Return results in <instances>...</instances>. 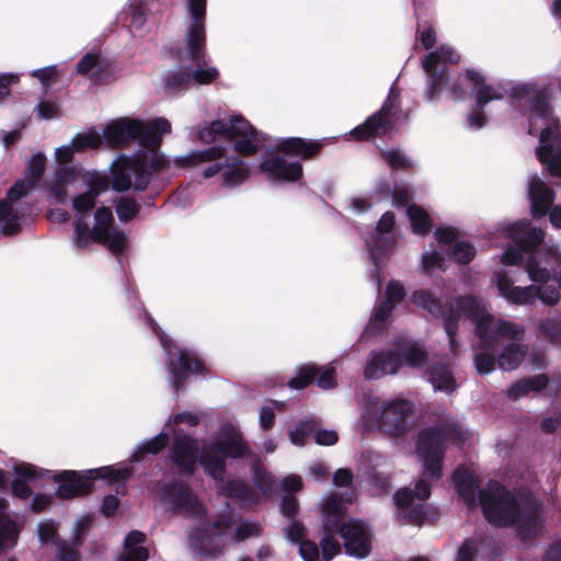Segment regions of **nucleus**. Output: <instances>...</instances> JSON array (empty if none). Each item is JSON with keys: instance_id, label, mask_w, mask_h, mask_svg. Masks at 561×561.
I'll return each mask as SVG.
<instances>
[{"instance_id": "obj_64", "label": "nucleus", "mask_w": 561, "mask_h": 561, "mask_svg": "<svg viewBox=\"0 0 561 561\" xmlns=\"http://www.w3.org/2000/svg\"><path fill=\"white\" fill-rule=\"evenodd\" d=\"M297 510H298V503L294 496L289 495V496L283 497L282 504H280V511H282L283 515H285L287 517H291L296 514Z\"/></svg>"}, {"instance_id": "obj_38", "label": "nucleus", "mask_w": 561, "mask_h": 561, "mask_svg": "<svg viewBox=\"0 0 561 561\" xmlns=\"http://www.w3.org/2000/svg\"><path fill=\"white\" fill-rule=\"evenodd\" d=\"M426 371L434 390L450 393L456 389V380L447 364L434 363L426 368Z\"/></svg>"}, {"instance_id": "obj_46", "label": "nucleus", "mask_w": 561, "mask_h": 561, "mask_svg": "<svg viewBox=\"0 0 561 561\" xmlns=\"http://www.w3.org/2000/svg\"><path fill=\"white\" fill-rule=\"evenodd\" d=\"M316 424L313 421H301L297 427L289 431L288 435L293 445L302 446L307 437L314 431Z\"/></svg>"}, {"instance_id": "obj_35", "label": "nucleus", "mask_w": 561, "mask_h": 561, "mask_svg": "<svg viewBox=\"0 0 561 561\" xmlns=\"http://www.w3.org/2000/svg\"><path fill=\"white\" fill-rule=\"evenodd\" d=\"M224 154L225 148L214 146L204 150H194L185 156L176 157L174 158L173 163L178 168L194 167L221 159Z\"/></svg>"}, {"instance_id": "obj_50", "label": "nucleus", "mask_w": 561, "mask_h": 561, "mask_svg": "<svg viewBox=\"0 0 561 561\" xmlns=\"http://www.w3.org/2000/svg\"><path fill=\"white\" fill-rule=\"evenodd\" d=\"M254 483L265 496L273 493L274 481L272 476L265 470L260 468L254 470Z\"/></svg>"}, {"instance_id": "obj_43", "label": "nucleus", "mask_w": 561, "mask_h": 561, "mask_svg": "<svg viewBox=\"0 0 561 561\" xmlns=\"http://www.w3.org/2000/svg\"><path fill=\"white\" fill-rule=\"evenodd\" d=\"M540 334L552 343L561 344V317H552L540 320L538 323Z\"/></svg>"}, {"instance_id": "obj_56", "label": "nucleus", "mask_w": 561, "mask_h": 561, "mask_svg": "<svg viewBox=\"0 0 561 561\" xmlns=\"http://www.w3.org/2000/svg\"><path fill=\"white\" fill-rule=\"evenodd\" d=\"M99 55L88 53L82 57V59L77 65V73L79 75H87L91 70H93L95 67L99 66Z\"/></svg>"}, {"instance_id": "obj_3", "label": "nucleus", "mask_w": 561, "mask_h": 561, "mask_svg": "<svg viewBox=\"0 0 561 561\" xmlns=\"http://www.w3.org/2000/svg\"><path fill=\"white\" fill-rule=\"evenodd\" d=\"M453 481L459 495L470 506L479 505L485 518L496 525H514L523 540L533 539L542 529L541 507L533 495L513 496L500 483L490 482L476 499L477 477L459 467Z\"/></svg>"}, {"instance_id": "obj_2", "label": "nucleus", "mask_w": 561, "mask_h": 561, "mask_svg": "<svg viewBox=\"0 0 561 561\" xmlns=\"http://www.w3.org/2000/svg\"><path fill=\"white\" fill-rule=\"evenodd\" d=\"M82 187L87 191L72 199V207L76 215L73 244L84 250L94 242L102 243L114 254L121 253L126 247V234L113 226L114 218L112 210L107 207L96 209L94 214V226L89 228L83 214L95 206L98 195L106 191L107 180L104 175L76 169H62L54 175L50 182V191L57 202H64L67 196V187Z\"/></svg>"}, {"instance_id": "obj_10", "label": "nucleus", "mask_w": 561, "mask_h": 561, "mask_svg": "<svg viewBox=\"0 0 561 561\" xmlns=\"http://www.w3.org/2000/svg\"><path fill=\"white\" fill-rule=\"evenodd\" d=\"M467 435V431L454 421L423 430L417 438L416 451L423 461L425 474L439 478L446 444L461 445Z\"/></svg>"}, {"instance_id": "obj_42", "label": "nucleus", "mask_w": 561, "mask_h": 561, "mask_svg": "<svg viewBox=\"0 0 561 561\" xmlns=\"http://www.w3.org/2000/svg\"><path fill=\"white\" fill-rule=\"evenodd\" d=\"M407 214L413 232L423 234L430 231L432 222L425 210L416 205H411L408 207Z\"/></svg>"}, {"instance_id": "obj_29", "label": "nucleus", "mask_w": 561, "mask_h": 561, "mask_svg": "<svg viewBox=\"0 0 561 561\" xmlns=\"http://www.w3.org/2000/svg\"><path fill=\"white\" fill-rule=\"evenodd\" d=\"M22 528L12 517L8 501L0 497V551L16 545Z\"/></svg>"}, {"instance_id": "obj_60", "label": "nucleus", "mask_w": 561, "mask_h": 561, "mask_svg": "<svg viewBox=\"0 0 561 561\" xmlns=\"http://www.w3.org/2000/svg\"><path fill=\"white\" fill-rule=\"evenodd\" d=\"M57 72L56 66H49L43 69H37L32 72V76L37 78L45 87L49 85L50 80Z\"/></svg>"}, {"instance_id": "obj_37", "label": "nucleus", "mask_w": 561, "mask_h": 561, "mask_svg": "<svg viewBox=\"0 0 561 561\" xmlns=\"http://www.w3.org/2000/svg\"><path fill=\"white\" fill-rule=\"evenodd\" d=\"M250 175V167L238 158L228 159L224 163L222 185L237 187L243 184Z\"/></svg>"}, {"instance_id": "obj_16", "label": "nucleus", "mask_w": 561, "mask_h": 561, "mask_svg": "<svg viewBox=\"0 0 561 561\" xmlns=\"http://www.w3.org/2000/svg\"><path fill=\"white\" fill-rule=\"evenodd\" d=\"M507 237L517 245L508 247L502 255V262L505 265H517L522 262L523 252L530 251L538 245L545 237V232L539 228H530L528 222L519 221L506 229Z\"/></svg>"}, {"instance_id": "obj_4", "label": "nucleus", "mask_w": 561, "mask_h": 561, "mask_svg": "<svg viewBox=\"0 0 561 561\" xmlns=\"http://www.w3.org/2000/svg\"><path fill=\"white\" fill-rule=\"evenodd\" d=\"M463 306L468 308L471 321L474 322V333L478 342L474 346V366L480 375L492 373L497 364L504 371H512L519 367L527 346L512 342L508 343L495 358L492 351L501 340L520 341L524 337L523 325L510 320L495 319L488 310L486 305L478 299H467Z\"/></svg>"}, {"instance_id": "obj_61", "label": "nucleus", "mask_w": 561, "mask_h": 561, "mask_svg": "<svg viewBox=\"0 0 561 561\" xmlns=\"http://www.w3.org/2000/svg\"><path fill=\"white\" fill-rule=\"evenodd\" d=\"M285 533L288 540L299 542L304 537L305 528L300 523L294 522L286 527Z\"/></svg>"}, {"instance_id": "obj_6", "label": "nucleus", "mask_w": 561, "mask_h": 561, "mask_svg": "<svg viewBox=\"0 0 561 561\" xmlns=\"http://www.w3.org/2000/svg\"><path fill=\"white\" fill-rule=\"evenodd\" d=\"M154 497L167 508L196 519V525L188 531L191 547L201 556H211L220 551L225 537L232 525V514H219L214 522L204 520L206 508L193 491L182 484H163Z\"/></svg>"}, {"instance_id": "obj_5", "label": "nucleus", "mask_w": 561, "mask_h": 561, "mask_svg": "<svg viewBox=\"0 0 561 561\" xmlns=\"http://www.w3.org/2000/svg\"><path fill=\"white\" fill-rule=\"evenodd\" d=\"M559 91L550 98L537 94L535 84L519 83L512 88L516 98H527L525 116L528 133L540 131L537 157L552 176H561V77Z\"/></svg>"}, {"instance_id": "obj_48", "label": "nucleus", "mask_w": 561, "mask_h": 561, "mask_svg": "<svg viewBox=\"0 0 561 561\" xmlns=\"http://www.w3.org/2000/svg\"><path fill=\"white\" fill-rule=\"evenodd\" d=\"M537 299L546 306L553 307L560 301V293L553 286L540 285L537 286Z\"/></svg>"}, {"instance_id": "obj_31", "label": "nucleus", "mask_w": 561, "mask_h": 561, "mask_svg": "<svg viewBox=\"0 0 561 561\" xmlns=\"http://www.w3.org/2000/svg\"><path fill=\"white\" fill-rule=\"evenodd\" d=\"M465 78L472 84V95L476 98L477 106L482 110L492 100L503 98L504 91L501 88L488 85L484 77L476 70H467Z\"/></svg>"}, {"instance_id": "obj_12", "label": "nucleus", "mask_w": 561, "mask_h": 561, "mask_svg": "<svg viewBox=\"0 0 561 561\" xmlns=\"http://www.w3.org/2000/svg\"><path fill=\"white\" fill-rule=\"evenodd\" d=\"M197 138L204 144H211L219 138L233 141L234 150L243 156H251L259 149L265 137L259 133L241 115H233L228 121H214L209 126L199 128Z\"/></svg>"}, {"instance_id": "obj_22", "label": "nucleus", "mask_w": 561, "mask_h": 561, "mask_svg": "<svg viewBox=\"0 0 561 561\" xmlns=\"http://www.w3.org/2000/svg\"><path fill=\"white\" fill-rule=\"evenodd\" d=\"M316 376H318L316 382L322 389H331L336 385L334 368L331 365L318 368L313 364H306L298 368L297 376L288 382V386L294 389H304Z\"/></svg>"}, {"instance_id": "obj_15", "label": "nucleus", "mask_w": 561, "mask_h": 561, "mask_svg": "<svg viewBox=\"0 0 561 561\" xmlns=\"http://www.w3.org/2000/svg\"><path fill=\"white\" fill-rule=\"evenodd\" d=\"M152 330L157 333L160 343L169 356L170 381L179 386L191 373L204 374L205 365L195 353L184 351L173 345L172 342L161 332L157 323L147 316Z\"/></svg>"}, {"instance_id": "obj_21", "label": "nucleus", "mask_w": 561, "mask_h": 561, "mask_svg": "<svg viewBox=\"0 0 561 561\" xmlns=\"http://www.w3.org/2000/svg\"><path fill=\"white\" fill-rule=\"evenodd\" d=\"M402 365V358L390 351L371 352L364 367L366 379H380L396 374Z\"/></svg>"}, {"instance_id": "obj_32", "label": "nucleus", "mask_w": 561, "mask_h": 561, "mask_svg": "<svg viewBox=\"0 0 561 561\" xmlns=\"http://www.w3.org/2000/svg\"><path fill=\"white\" fill-rule=\"evenodd\" d=\"M13 474V494L22 500L28 499L30 495L32 494L30 483L33 482L38 476H41V473L34 466L25 462H20L14 463Z\"/></svg>"}, {"instance_id": "obj_44", "label": "nucleus", "mask_w": 561, "mask_h": 561, "mask_svg": "<svg viewBox=\"0 0 561 561\" xmlns=\"http://www.w3.org/2000/svg\"><path fill=\"white\" fill-rule=\"evenodd\" d=\"M526 271L534 283L546 284L553 276L552 271L547 266H542L541 261L537 256L531 257L527 262Z\"/></svg>"}, {"instance_id": "obj_30", "label": "nucleus", "mask_w": 561, "mask_h": 561, "mask_svg": "<svg viewBox=\"0 0 561 561\" xmlns=\"http://www.w3.org/2000/svg\"><path fill=\"white\" fill-rule=\"evenodd\" d=\"M46 164V157L43 153H36L32 157L28 164V172L25 179L18 181L9 190V198H21L31 191L41 179Z\"/></svg>"}, {"instance_id": "obj_54", "label": "nucleus", "mask_w": 561, "mask_h": 561, "mask_svg": "<svg viewBox=\"0 0 561 561\" xmlns=\"http://www.w3.org/2000/svg\"><path fill=\"white\" fill-rule=\"evenodd\" d=\"M422 264L425 272H433L437 268H443V256L439 252L426 251L422 255Z\"/></svg>"}, {"instance_id": "obj_18", "label": "nucleus", "mask_w": 561, "mask_h": 561, "mask_svg": "<svg viewBox=\"0 0 561 561\" xmlns=\"http://www.w3.org/2000/svg\"><path fill=\"white\" fill-rule=\"evenodd\" d=\"M459 60V54L448 46H440L438 49L427 55L426 59L423 61V69L431 77L426 92L428 100L434 98L437 88L443 82L445 75L443 67L448 64H457Z\"/></svg>"}, {"instance_id": "obj_33", "label": "nucleus", "mask_w": 561, "mask_h": 561, "mask_svg": "<svg viewBox=\"0 0 561 561\" xmlns=\"http://www.w3.org/2000/svg\"><path fill=\"white\" fill-rule=\"evenodd\" d=\"M393 225L394 215L390 211H386L377 222V236L375 237L374 242L369 240L366 241L370 259L376 266H378L380 261L379 252H382L385 250V244L389 242L388 234L390 233Z\"/></svg>"}, {"instance_id": "obj_47", "label": "nucleus", "mask_w": 561, "mask_h": 561, "mask_svg": "<svg viewBox=\"0 0 561 561\" xmlns=\"http://www.w3.org/2000/svg\"><path fill=\"white\" fill-rule=\"evenodd\" d=\"M168 443V436L164 433H160L159 435L154 436L150 440L142 442L135 454V459L138 460L139 456L138 454L149 453V454H157Z\"/></svg>"}, {"instance_id": "obj_36", "label": "nucleus", "mask_w": 561, "mask_h": 561, "mask_svg": "<svg viewBox=\"0 0 561 561\" xmlns=\"http://www.w3.org/2000/svg\"><path fill=\"white\" fill-rule=\"evenodd\" d=\"M19 198H9V193L4 199L0 201V232L2 234H12L20 230L21 215L14 203Z\"/></svg>"}, {"instance_id": "obj_26", "label": "nucleus", "mask_w": 561, "mask_h": 561, "mask_svg": "<svg viewBox=\"0 0 561 561\" xmlns=\"http://www.w3.org/2000/svg\"><path fill=\"white\" fill-rule=\"evenodd\" d=\"M528 197L533 216L542 217L548 214L554 193L537 174H534L528 180Z\"/></svg>"}, {"instance_id": "obj_13", "label": "nucleus", "mask_w": 561, "mask_h": 561, "mask_svg": "<svg viewBox=\"0 0 561 561\" xmlns=\"http://www.w3.org/2000/svg\"><path fill=\"white\" fill-rule=\"evenodd\" d=\"M130 476V470L125 467L106 466L90 469L83 474L76 471H64L59 474V485L56 494L60 499H72L90 491L93 480L101 479L108 483L121 482Z\"/></svg>"}, {"instance_id": "obj_49", "label": "nucleus", "mask_w": 561, "mask_h": 561, "mask_svg": "<svg viewBox=\"0 0 561 561\" xmlns=\"http://www.w3.org/2000/svg\"><path fill=\"white\" fill-rule=\"evenodd\" d=\"M260 535V527L255 523H241L239 524L233 535L231 536L232 541L239 542L245 540L250 537H255Z\"/></svg>"}, {"instance_id": "obj_39", "label": "nucleus", "mask_w": 561, "mask_h": 561, "mask_svg": "<svg viewBox=\"0 0 561 561\" xmlns=\"http://www.w3.org/2000/svg\"><path fill=\"white\" fill-rule=\"evenodd\" d=\"M146 539L145 534L133 530L124 541V552L118 561H146L149 557L148 550L140 546Z\"/></svg>"}, {"instance_id": "obj_59", "label": "nucleus", "mask_w": 561, "mask_h": 561, "mask_svg": "<svg viewBox=\"0 0 561 561\" xmlns=\"http://www.w3.org/2000/svg\"><path fill=\"white\" fill-rule=\"evenodd\" d=\"M373 206V202L366 196H357L352 198L350 208L356 214H363Z\"/></svg>"}, {"instance_id": "obj_55", "label": "nucleus", "mask_w": 561, "mask_h": 561, "mask_svg": "<svg viewBox=\"0 0 561 561\" xmlns=\"http://www.w3.org/2000/svg\"><path fill=\"white\" fill-rule=\"evenodd\" d=\"M299 553L305 561H320L321 556L318 546L311 540H301Z\"/></svg>"}, {"instance_id": "obj_41", "label": "nucleus", "mask_w": 561, "mask_h": 561, "mask_svg": "<svg viewBox=\"0 0 561 561\" xmlns=\"http://www.w3.org/2000/svg\"><path fill=\"white\" fill-rule=\"evenodd\" d=\"M405 363L411 367H422L426 359V353L423 346L417 342H404L400 345Z\"/></svg>"}, {"instance_id": "obj_19", "label": "nucleus", "mask_w": 561, "mask_h": 561, "mask_svg": "<svg viewBox=\"0 0 561 561\" xmlns=\"http://www.w3.org/2000/svg\"><path fill=\"white\" fill-rule=\"evenodd\" d=\"M396 105L391 96L385 102L381 110L367 118V121L352 130V136L366 139L373 135H387L394 130Z\"/></svg>"}, {"instance_id": "obj_17", "label": "nucleus", "mask_w": 561, "mask_h": 561, "mask_svg": "<svg viewBox=\"0 0 561 561\" xmlns=\"http://www.w3.org/2000/svg\"><path fill=\"white\" fill-rule=\"evenodd\" d=\"M430 485L425 480H420L412 493L409 489H401L394 495L398 518L404 523L422 524L424 512L422 502L430 496Z\"/></svg>"}, {"instance_id": "obj_23", "label": "nucleus", "mask_w": 561, "mask_h": 561, "mask_svg": "<svg viewBox=\"0 0 561 561\" xmlns=\"http://www.w3.org/2000/svg\"><path fill=\"white\" fill-rule=\"evenodd\" d=\"M260 170L264 172L271 181H295L302 174V167L297 161H287L282 156H271L260 163Z\"/></svg>"}, {"instance_id": "obj_34", "label": "nucleus", "mask_w": 561, "mask_h": 561, "mask_svg": "<svg viewBox=\"0 0 561 561\" xmlns=\"http://www.w3.org/2000/svg\"><path fill=\"white\" fill-rule=\"evenodd\" d=\"M321 147L322 142L318 140H305L302 138L290 137L282 139L276 148L279 151L300 156L302 159H309L318 154Z\"/></svg>"}, {"instance_id": "obj_53", "label": "nucleus", "mask_w": 561, "mask_h": 561, "mask_svg": "<svg viewBox=\"0 0 561 561\" xmlns=\"http://www.w3.org/2000/svg\"><path fill=\"white\" fill-rule=\"evenodd\" d=\"M129 4L128 15L130 16V23L136 28H140L144 26L146 22V11L142 9V2H137V0H133Z\"/></svg>"}, {"instance_id": "obj_20", "label": "nucleus", "mask_w": 561, "mask_h": 561, "mask_svg": "<svg viewBox=\"0 0 561 561\" xmlns=\"http://www.w3.org/2000/svg\"><path fill=\"white\" fill-rule=\"evenodd\" d=\"M102 135L96 129H89L85 133L77 134L69 144L57 148L55 158L60 168L56 171L55 175L62 169H70L67 164L72 160L76 152L96 148L102 144ZM71 169L80 170L76 167H71Z\"/></svg>"}, {"instance_id": "obj_1", "label": "nucleus", "mask_w": 561, "mask_h": 561, "mask_svg": "<svg viewBox=\"0 0 561 561\" xmlns=\"http://www.w3.org/2000/svg\"><path fill=\"white\" fill-rule=\"evenodd\" d=\"M170 133L171 123L164 117L147 122L121 118L105 127L103 137L108 146L115 148L137 139L147 149L133 157L121 156L113 162L112 185L115 191H144L151 179V172L170 167V160L159 151L162 136Z\"/></svg>"}, {"instance_id": "obj_57", "label": "nucleus", "mask_w": 561, "mask_h": 561, "mask_svg": "<svg viewBox=\"0 0 561 561\" xmlns=\"http://www.w3.org/2000/svg\"><path fill=\"white\" fill-rule=\"evenodd\" d=\"M337 433L333 430H319L314 433V439L318 445L331 446L337 442Z\"/></svg>"}, {"instance_id": "obj_14", "label": "nucleus", "mask_w": 561, "mask_h": 561, "mask_svg": "<svg viewBox=\"0 0 561 561\" xmlns=\"http://www.w3.org/2000/svg\"><path fill=\"white\" fill-rule=\"evenodd\" d=\"M467 299L474 298H460L456 301L455 306H450L448 310H443L439 300L435 298L432 293L425 289L415 290L411 296V300L416 307L427 311L434 317L443 318L445 331L449 340V348L454 356L458 355V344L455 339L457 323L462 316L471 320L468 308L463 306V301Z\"/></svg>"}, {"instance_id": "obj_24", "label": "nucleus", "mask_w": 561, "mask_h": 561, "mask_svg": "<svg viewBox=\"0 0 561 561\" xmlns=\"http://www.w3.org/2000/svg\"><path fill=\"white\" fill-rule=\"evenodd\" d=\"M496 287L501 297L514 305H534L537 300V286H514V282L500 272L496 274Z\"/></svg>"}, {"instance_id": "obj_45", "label": "nucleus", "mask_w": 561, "mask_h": 561, "mask_svg": "<svg viewBox=\"0 0 561 561\" xmlns=\"http://www.w3.org/2000/svg\"><path fill=\"white\" fill-rule=\"evenodd\" d=\"M139 205L133 198H121L116 204V214L121 221H129L139 213Z\"/></svg>"}, {"instance_id": "obj_9", "label": "nucleus", "mask_w": 561, "mask_h": 561, "mask_svg": "<svg viewBox=\"0 0 561 561\" xmlns=\"http://www.w3.org/2000/svg\"><path fill=\"white\" fill-rule=\"evenodd\" d=\"M345 504L336 495L324 499V537L321 540V559L332 560L340 551V543L334 539L339 534L344 539L347 554L356 558H365L370 551L371 536L367 526L358 519L342 522Z\"/></svg>"}, {"instance_id": "obj_62", "label": "nucleus", "mask_w": 561, "mask_h": 561, "mask_svg": "<svg viewBox=\"0 0 561 561\" xmlns=\"http://www.w3.org/2000/svg\"><path fill=\"white\" fill-rule=\"evenodd\" d=\"M302 486V479L297 474H289L282 480V489L286 492H295Z\"/></svg>"}, {"instance_id": "obj_27", "label": "nucleus", "mask_w": 561, "mask_h": 561, "mask_svg": "<svg viewBox=\"0 0 561 561\" xmlns=\"http://www.w3.org/2000/svg\"><path fill=\"white\" fill-rule=\"evenodd\" d=\"M171 458L180 471L191 473L197 458V444L188 436H179L173 443Z\"/></svg>"}, {"instance_id": "obj_51", "label": "nucleus", "mask_w": 561, "mask_h": 561, "mask_svg": "<svg viewBox=\"0 0 561 561\" xmlns=\"http://www.w3.org/2000/svg\"><path fill=\"white\" fill-rule=\"evenodd\" d=\"M476 254L474 248L468 242H456L453 248V255L458 263H469Z\"/></svg>"}, {"instance_id": "obj_58", "label": "nucleus", "mask_w": 561, "mask_h": 561, "mask_svg": "<svg viewBox=\"0 0 561 561\" xmlns=\"http://www.w3.org/2000/svg\"><path fill=\"white\" fill-rule=\"evenodd\" d=\"M476 551V542L473 540H468L459 548L456 561H472Z\"/></svg>"}, {"instance_id": "obj_7", "label": "nucleus", "mask_w": 561, "mask_h": 561, "mask_svg": "<svg viewBox=\"0 0 561 561\" xmlns=\"http://www.w3.org/2000/svg\"><path fill=\"white\" fill-rule=\"evenodd\" d=\"M206 2L186 0L188 23L184 37L185 58L179 69L165 73L167 88L186 90L192 83L208 84L219 75L217 68L208 65L206 55Z\"/></svg>"}, {"instance_id": "obj_11", "label": "nucleus", "mask_w": 561, "mask_h": 561, "mask_svg": "<svg viewBox=\"0 0 561 561\" xmlns=\"http://www.w3.org/2000/svg\"><path fill=\"white\" fill-rule=\"evenodd\" d=\"M412 412V402L404 398H373L367 401L362 419L365 427L379 428L397 436L408 430Z\"/></svg>"}, {"instance_id": "obj_63", "label": "nucleus", "mask_w": 561, "mask_h": 561, "mask_svg": "<svg viewBox=\"0 0 561 561\" xmlns=\"http://www.w3.org/2000/svg\"><path fill=\"white\" fill-rule=\"evenodd\" d=\"M51 501L53 500L49 495L41 494V493L35 494L32 500L31 508L35 513H41L50 506Z\"/></svg>"}, {"instance_id": "obj_52", "label": "nucleus", "mask_w": 561, "mask_h": 561, "mask_svg": "<svg viewBox=\"0 0 561 561\" xmlns=\"http://www.w3.org/2000/svg\"><path fill=\"white\" fill-rule=\"evenodd\" d=\"M383 158L392 169H405L412 165L410 158L399 150H388L383 152Z\"/></svg>"}, {"instance_id": "obj_25", "label": "nucleus", "mask_w": 561, "mask_h": 561, "mask_svg": "<svg viewBox=\"0 0 561 561\" xmlns=\"http://www.w3.org/2000/svg\"><path fill=\"white\" fill-rule=\"evenodd\" d=\"M58 525L51 519L39 522L37 526L38 539L42 543H54L57 546V561H79V553L76 548L58 537Z\"/></svg>"}, {"instance_id": "obj_40", "label": "nucleus", "mask_w": 561, "mask_h": 561, "mask_svg": "<svg viewBox=\"0 0 561 561\" xmlns=\"http://www.w3.org/2000/svg\"><path fill=\"white\" fill-rule=\"evenodd\" d=\"M547 385L548 377L543 374H539L534 377L524 378L517 381L506 390V393L511 399L516 400L527 396L530 392H539L545 389Z\"/></svg>"}, {"instance_id": "obj_8", "label": "nucleus", "mask_w": 561, "mask_h": 561, "mask_svg": "<svg viewBox=\"0 0 561 561\" xmlns=\"http://www.w3.org/2000/svg\"><path fill=\"white\" fill-rule=\"evenodd\" d=\"M248 453V445L241 433L231 423L221 426L214 442L204 446L199 455V463L204 471L219 483V493L226 497L234 499L244 505H251L259 500L242 480L225 482L226 457H243Z\"/></svg>"}, {"instance_id": "obj_28", "label": "nucleus", "mask_w": 561, "mask_h": 561, "mask_svg": "<svg viewBox=\"0 0 561 561\" xmlns=\"http://www.w3.org/2000/svg\"><path fill=\"white\" fill-rule=\"evenodd\" d=\"M405 296L403 285L398 280H392L386 289V299L375 310L369 322V328L379 329L387 320L396 305L402 301Z\"/></svg>"}]
</instances>
